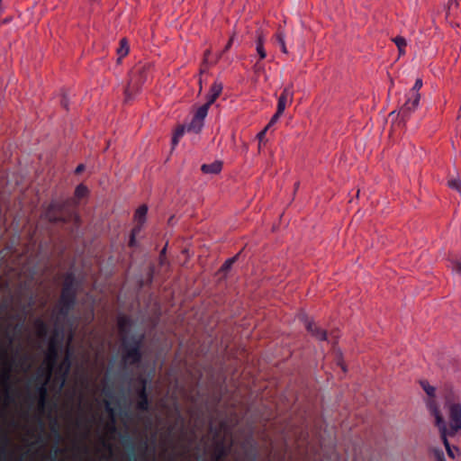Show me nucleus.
Returning <instances> with one entry per match:
<instances>
[{
  "mask_svg": "<svg viewBox=\"0 0 461 461\" xmlns=\"http://www.w3.org/2000/svg\"><path fill=\"white\" fill-rule=\"evenodd\" d=\"M0 441H1L2 445H3L1 447V448H0V451H1L0 461H5L6 455H7L6 446L9 443V438H8V437L5 434H3L0 437Z\"/></svg>",
  "mask_w": 461,
  "mask_h": 461,
  "instance_id": "obj_24",
  "label": "nucleus"
},
{
  "mask_svg": "<svg viewBox=\"0 0 461 461\" xmlns=\"http://www.w3.org/2000/svg\"><path fill=\"white\" fill-rule=\"evenodd\" d=\"M221 428H213L212 426H210V431L213 434L214 438V447H213V453H212V460L213 461H223L224 458L229 455L230 453V447H227L224 439L220 438L221 435Z\"/></svg>",
  "mask_w": 461,
  "mask_h": 461,
  "instance_id": "obj_6",
  "label": "nucleus"
},
{
  "mask_svg": "<svg viewBox=\"0 0 461 461\" xmlns=\"http://www.w3.org/2000/svg\"><path fill=\"white\" fill-rule=\"evenodd\" d=\"M421 386L429 397L434 396L435 388L433 386L429 385L427 382H421Z\"/></svg>",
  "mask_w": 461,
  "mask_h": 461,
  "instance_id": "obj_32",
  "label": "nucleus"
},
{
  "mask_svg": "<svg viewBox=\"0 0 461 461\" xmlns=\"http://www.w3.org/2000/svg\"><path fill=\"white\" fill-rule=\"evenodd\" d=\"M80 282L73 272H68L64 276V281L61 287L59 302H66L77 304V298Z\"/></svg>",
  "mask_w": 461,
  "mask_h": 461,
  "instance_id": "obj_3",
  "label": "nucleus"
},
{
  "mask_svg": "<svg viewBox=\"0 0 461 461\" xmlns=\"http://www.w3.org/2000/svg\"><path fill=\"white\" fill-rule=\"evenodd\" d=\"M203 127V122L193 116L192 121L186 126L187 131H193L198 133Z\"/></svg>",
  "mask_w": 461,
  "mask_h": 461,
  "instance_id": "obj_20",
  "label": "nucleus"
},
{
  "mask_svg": "<svg viewBox=\"0 0 461 461\" xmlns=\"http://www.w3.org/2000/svg\"><path fill=\"white\" fill-rule=\"evenodd\" d=\"M262 69H263V66L260 64L259 61H257V63L255 64V71L258 72Z\"/></svg>",
  "mask_w": 461,
  "mask_h": 461,
  "instance_id": "obj_43",
  "label": "nucleus"
},
{
  "mask_svg": "<svg viewBox=\"0 0 461 461\" xmlns=\"http://www.w3.org/2000/svg\"><path fill=\"white\" fill-rule=\"evenodd\" d=\"M146 66L136 67L131 75L128 86L124 90L125 102H129L140 92L141 85L146 80Z\"/></svg>",
  "mask_w": 461,
  "mask_h": 461,
  "instance_id": "obj_4",
  "label": "nucleus"
},
{
  "mask_svg": "<svg viewBox=\"0 0 461 461\" xmlns=\"http://www.w3.org/2000/svg\"><path fill=\"white\" fill-rule=\"evenodd\" d=\"M448 185L451 188L461 192V182L458 179H452L448 182Z\"/></svg>",
  "mask_w": 461,
  "mask_h": 461,
  "instance_id": "obj_35",
  "label": "nucleus"
},
{
  "mask_svg": "<svg viewBox=\"0 0 461 461\" xmlns=\"http://www.w3.org/2000/svg\"><path fill=\"white\" fill-rule=\"evenodd\" d=\"M283 113H278V110H276V113L273 115V117L271 118L269 123L266 127H267V129H268L273 123H275L279 119V117Z\"/></svg>",
  "mask_w": 461,
  "mask_h": 461,
  "instance_id": "obj_38",
  "label": "nucleus"
},
{
  "mask_svg": "<svg viewBox=\"0 0 461 461\" xmlns=\"http://www.w3.org/2000/svg\"><path fill=\"white\" fill-rule=\"evenodd\" d=\"M68 99H67V97L64 95V96H63V98H62V100H61V105H62L64 108L68 109Z\"/></svg>",
  "mask_w": 461,
  "mask_h": 461,
  "instance_id": "obj_44",
  "label": "nucleus"
},
{
  "mask_svg": "<svg viewBox=\"0 0 461 461\" xmlns=\"http://www.w3.org/2000/svg\"><path fill=\"white\" fill-rule=\"evenodd\" d=\"M239 255H240V253H239V254H237L235 257H233V258H231L227 259V260L224 262V264L221 266V270L222 272H227V271H229V270L231 268V267H232L233 263L237 260V258H238Z\"/></svg>",
  "mask_w": 461,
  "mask_h": 461,
  "instance_id": "obj_31",
  "label": "nucleus"
},
{
  "mask_svg": "<svg viewBox=\"0 0 461 461\" xmlns=\"http://www.w3.org/2000/svg\"><path fill=\"white\" fill-rule=\"evenodd\" d=\"M275 41L279 45L281 51L285 54L288 53L285 45V34L283 29L279 28L275 34Z\"/></svg>",
  "mask_w": 461,
  "mask_h": 461,
  "instance_id": "obj_19",
  "label": "nucleus"
},
{
  "mask_svg": "<svg viewBox=\"0 0 461 461\" xmlns=\"http://www.w3.org/2000/svg\"><path fill=\"white\" fill-rule=\"evenodd\" d=\"M88 193V189L86 185L80 184L78 185L77 187H76V190H75V195L78 198V199H81L83 197H85Z\"/></svg>",
  "mask_w": 461,
  "mask_h": 461,
  "instance_id": "obj_30",
  "label": "nucleus"
},
{
  "mask_svg": "<svg viewBox=\"0 0 461 461\" xmlns=\"http://www.w3.org/2000/svg\"><path fill=\"white\" fill-rule=\"evenodd\" d=\"M63 204L61 203L53 201L43 212V217L52 223L66 222V218L63 216Z\"/></svg>",
  "mask_w": 461,
  "mask_h": 461,
  "instance_id": "obj_9",
  "label": "nucleus"
},
{
  "mask_svg": "<svg viewBox=\"0 0 461 461\" xmlns=\"http://www.w3.org/2000/svg\"><path fill=\"white\" fill-rule=\"evenodd\" d=\"M22 320V322L17 324L15 329L18 330V331H21L23 327V321H24V317L21 318Z\"/></svg>",
  "mask_w": 461,
  "mask_h": 461,
  "instance_id": "obj_45",
  "label": "nucleus"
},
{
  "mask_svg": "<svg viewBox=\"0 0 461 461\" xmlns=\"http://www.w3.org/2000/svg\"><path fill=\"white\" fill-rule=\"evenodd\" d=\"M140 226H137V227L133 228V230L131 231V235L130 240H129V246L130 247H134L135 246V242H136L135 237H136L137 233L140 232Z\"/></svg>",
  "mask_w": 461,
  "mask_h": 461,
  "instance_id": "obj_33",
  "label": "nucleus"
},
{
  "mask_svg": "<svg viewBox=\"0 0 461 461\" xmlns=\"http://www.w3.org/2000/svg\"><path fill=\"white\" fill-rule=\"evenodd\" d=\"M427 406L431 415H433L435 418L436 425L440 431V436L448 456L454 458L455 456L453 449L450 447L447 436H454L459 429H461V403L458 401H455L451 395L446 398L445 408L447 411L449 418L448 429L443 416L438 408L436 402L430 399L427 402Z\"/></svg>",
  "mask_w": 461,
  "mask_h": 461,
  "instance_id": "obj_1",
  "label": "nucleus"
},
{
  "mask_svg": "<svg viewBox=\"0 0 461 461\" xmlns=\"http://www.w3.org/2000/svg\"><path fill=\"white\" fill-rule=\"evenodd\" d=\"M26 360H27V357H24L22 359L21 364H23Z\"/></svg>",
  "mask_w": 461,
  "mask_h": 461,
  "instance_id": "obj_52",
  "label": "nucleus"
},
{
  "mask_svg": "<svg viewBox=\"0 0 461 461\" xmlns=\"http://www.w3.org/2000/svg\"><path fill=\"white\" fill-rule=\"evenodd\" d=\"M166 252V248H164L162 250H161V253H160V257H162Z\"/></svg>",
  "mask_w": 461,
  "mask_h": 461,
  "instance_id": "obj_51",
  "label": "nucleus"
},
{
  "mask_svg": "<svg viewBox=\"0 0 461 461\" xmlns=\"http://www.w3.org/2000/svg\"><path fill=\"white\" fill-rule=\"evenodd\" d=\"M221 168H222V163L218 160H216L211 164H203L201 167V170L203 171V173L213 174V175L220 173Z\"/></svg>",
  "mask_w": 461,
  "mask_h": 461,
  "instance_id": "obj_18",
  "label": "nucleus"
},
{
  "mask_svg": "<svg viewBox=\"0 0 461 461\" xmlns=\"http://www.w3.org/2000/svg\"><path fill=\"white\" fill-rule=\"evenodd\" d=\"M223 86L221 82L215 81L207 95L206 104L212 105L221 94Z\"/></svg>",
  "mask_w": 461,
  "mask_h": 461,
  "instance_id": "obj_15",
  "label": "nucleus"
},
{
  "mask_svg": "<svg viewBox=\"0 0 461 461\" xmlns=\"http://www.w3.org/2000/svg\"><path fill=\"white\" fill-rule=\"evenodd\" d=\"M34 327L37 330V336L40 339H44L48 337L50 329L48 323L44 320L41 318L35 319Z\"/></svg>",
  "mask_w": 461,
  "mask_h": 461,
  "instance_id": "obj_17",
  "label": "nucleus"
},
{
  "mask_svg": "<svg viewBox=\"0 0 461 461\" xmlns=\"http://www.w3.org/2000/svg\"><path fill=\"white\" fill-rule=\"evenodd\" d=\"M117 53L119 55V59L125 57L129 53V44L125 39L121 40Z\"/></svg>",
  "mask_w": 461,
  "mask_h": 461,
  "instance_id": "obj_27",
  "label": "nucleus"
},
{
  "mask_svg": "<svg viewBox=\"0 0 461 461\" xmlns=\"http://www.w3.org/2000/svg\"><path fill=\"white\" fill-rule=\"evenodd\" d=\"M420 99V94H415V92H409L406 95V101L400 109L402 118L408 117L418 107Z\"/></svg>",
  "mask_w": 461,
  "mask_h": 461,
  "instance_id": "obj_11",
  "label": "nucleus"
},
{
  "mask_svg": "<svg viewBox=\"0 0 461 461\" xmlns=\"http://www.w3.org/2000/svg\"><path fill=\"white\" fill-rule=\"evenodd\" d=\"M2 353H3V356L5 357H6V351L5 350H2Z\"/></svg>",
  "mask_w": 461,
  "mask_h": 461,
  "instance_id": "obj_53",
  "label": "nucleus"
},
{
  "mask_svg": "<svg viewBox=\"0 0 461 461\" xmlns=\"http://www.w3.org/2000/svg\"><path fill=\"white\" fill-rule=\"evenodd\" d=\"M210 106L211 105L206 104V103L203 104L202 106H200L196 110V112L194 113V116L203 122L205 117L207 116L208 110H209Z\"/></svg>",
  "mask_w": 461,
  "mask_h": 461,
  "instance_id": "obj_22",
  "label": "nucleus"
},
{
  "mask_svg": "<svg viewBox=\"0 0 461 461\" xmlns=\"http://www.w3.org/2000/svg\"><path fill=\"white\" fill-rule=\"evenodd\" d=\"M117 325L119 332L122 335V357L125 364L135 366L140 363L142 359L141 348L143 345V335L128 336L131 326V319L126 315L118 317Z\"/></svg>",
  "mask_w": 461,
  "mask_h": 461,
  "instance_id": "obj_2",
  "label": "nucleus"
},
{
  "mask_svg": "<svg viewBox=\"0 0 461 461\" xmlns=\"http://www.w3.org/2000/svg\"><path fill=\"white\" fill-rule=\"evenodd\" d=\"M105 411L111 414V424L109 425V429L111 432H116L117 429L115 426V419L113 417V409L111 407V404L109 402H105Z\"/></svg>",
  "mask_w": 461,
  "mask_h": 461,
  "instance_id": "obj_25",
  "label": "nucleus"
},
{
  "mask_svg": "<svg viewBox=\"0 0 461 461\" xmlns=\"http://www.w3.org/2000/svg\"><path fill=\"white\" fill-rule=\"evenodd\" d=\"M256 50L259 56L260 60L264 59L267 57V52L264 49V40L261 35L258 36V38Z\"/></svg>",
  "mask_w": 461,
  "mask_h": 461,
  "instance_id": "obj_26",
  "label": "nucleus"
},
{
  "mask_svg": "<svg viewBox=\"0 0 461 461\" xmlns=\"http://www.w3.org/2000/svg\"><path fill=\"white\" fill-rule=\"evenodd\" d=\"M104 447H107L109 449L111 448V445L109 443H106L105 441H104Z\"/></svg>",
  "mask_w": 461,
  "mask_h": 461,
  "instance_id": "obj_50",
  "label": "nucleus"
},
{
  "mask_svg": "<svg viewBox=\"0 0 461 461\" xmlns=\"http://www.w3.org/2000/svg\"><path fill=\"white\" fill-rule=\"evenodd\" d=\"M301 319L303 321L306 330L312 334V336L320 341L328 340V335L325 330L320 329L314 322L309 321L304 315H302Z\"/></svg>",
  "mask_w": 461,
  "mask_h": 461,
  "instance_id": "obj_12",
  "label": "nucleus"
},
{
  "mask_svg": "<svg viewBox=\"0 0 461 461\" xmlns=\"http://www.w3.org/2000/svg\"><path fill=\"white\" fill-rule=\"evenodd\" d=\"M421 86H422V80L417 79L414 83V86L410 90V92H415V94H419V90L421 88Z\"/></svg>",
  "mask_w": 461,
  "mask_h": 461,
  "instance_id": "obj_36",
  "label": "nucleus"
},
{
  "mask_svg": "<svg viewBox=\"0 0 461 461\" xmlns=\"http://www.w3.org/2000/svg\"><path fill=\"white\" fill-rule=\"evenodd\" d=\"M51 375L50 370H47L45 374V380L41 381V375H37L35 380L37 382H41L37 386L35 387V393L37 395L38 399V405L41 410H43L48 402V387L47 383L50 380Z\"/></svg>",
  "mask_w": 461,
  "mask_h": 461,
  "instance_id": "obj_10",
  "label": "nucleus"
},
{
  "mask_svg": "<svg viewBox=\"0 0 461 461\" xmlns=\"http://www.w3.org/2000/svg\"><path fill=\"white\" fill-rule=\"evenodd\" d=\"M34 303V299L31 296L28 303V307L31 308Z\"/></svg>",
  "mask_w": 461,
  "mask_h": 461,
  "instance_id": "obj_48",
  "label": "nucleus"
},
{
  "mask_svg": "<svg viewBox=\"0 0 461 461\" xmlns=\"http://www.w3.org/2000/svg\"><path fill=\"white\" fill-rule=\"evenodd\" d=\"M267 127H266L264 130H262L258 134V141H259V146L261 145V143H263L265 141V138H266V134H267Z\"/></svg>",
  "mask_w": 461,
  "mask_h": 461,
  "instance_id": "obj_37",
  "label": "nucleus"
},
{
  "mask_svg": "<svg viewBox=\"0 0 461 461\" xmlns=\"http://www.w3.org/2000/svg\"><path fill=\"white\" fill-rule=\"evenodd\" d=\"M393 41L397 46L400 54H403L404 53V49H405V47L407 45L406 40L403 37H402V36H397V37L393 39Z\"/></svg>",
  "mask_w": 461,
  "mask_h": 461,
  "instance_id": "obj_29",
  "label": "nucleus"
},
{
  "mask_svg": "<svg viewBox=\"0 0 461 461\" xmlns=\"http://www.w3.org/2000/svg\"><path fill=\"white\" fill-rule=\"evenodd\" d=\"M254 449H257L256 446H252L249 449H248V450L245 452V458H244V460H250V458H251V452H252Z\"/></svg>",
  "mask_w": 461,
  "mask_h": 461,
  "instance_id": "obj_39",
  "label": "nucleus"
},
{
  "mask_svg": "<svg viewBox=\"0 0 461 461\" xmlns=\"http://www.w3.org/2000/svg\"><path fill=\"white\" fill-rule=\"evenodd\" d=\"M186 130V127L185 126H179L174 135H173V138H172V145L173 147H175L176 145H177L179 140L183 137L185 131Z\"/></svg>",
  "mask_w": 461,
  "mask_h": 461,
  "instance_id": "obj_28",
  "label": "nucleus"
},
{
  "mask_svg": "<svg viewBox=\"0 0 461 461\" xmlns=\"http://www.w3.org/2000/svg\"><path fill=\"white\" fill-rule=\"evenodd\" d=\"M139 386L136 389L137 404L136 407L140 411L146 412L150 409L149 393L147 390L148 380L145 377L138 378Z\"/></svg>",
  "mask_w": 461,
  "mask_h": 461,
  "instance_id": "obj_8",
  "label": "nucleus"
},
{
  "mask_svg": "<svg viewBox=\"0 0 461 461\" xmlns=\"http://www.w3.org/2000/svg\"><path fill=\"white\" fill-rule=\"evenodd\" d=\"M53 461H60V460H58V459L54 458Z\"/></svg>",
  "mask_w": 461,
  "mask_h": 461,
  "instance_id": "obj_55",
  "label": "nucleus"
},
{
  "mask_svg": "<svg viewBox=\"0 0 461 461\" xmlns=\"http://www.w3.org/2000/svg\"><path fill=\"white\" fill-rule=\"evenodd\" d=\"M29 398H30L31 400H33V399H34V397H33L32 395H31V394L29 395Z\"/></svg>",
  "mask_w": 461,
  "mask_h": 461,
  "instance_id": "obj_54",
  "label": "nucleus"
},
{
  "mask_svg": "<svg viewBox=\"0 0 461 461\" xmlns=\"http://www.w3.org/2000/svg\"><path fill=\"white\" fill-rule=\"evenodd\" d=\"M293 95H294L293 85H289V86H285L278 98V102H277L278 113H284L286 105L292 102Z\"/></svg>",
  "mask_w": 461,
  "mask_h": 461,
  "instance_id": "obj_13",
  "label": "nucleus"
},
{
  "mask_svg": "<svg viewBox=\"0 0 461 461\" xmlns=\"http://www.w3.org/2000/svg\"><path fill=\"white\" fill-rule=\"evenodd\" d=\"M141 447H142V449H143V450H146V449H147V447H148V444H147V442H146V441H145V442H143Z\"/></svg>",
  "mask_w": 461,
  "mask_h": 461,
  "instance_id": "obj_49",
  "label": "nucleus"
},
{
  "mask_svg": "<svg viewBox=\"0 0 461 461\" xmlns=\"http://www.w3.org/2000/svg\"><path fill=\"white\" fill-rule=\"evenodd\" d=\"M451 266H452V270L455 273L461 275V259H456V260L453 261L451 263Z\"/></svg>",
  "mask_w": 461,
  "mask_h": 461,
  "instance_id": "obj_34",
  "label": "nucleus"
},
{
  "mask_svg": "<svg viewBox=\"0 0 461 461\" xmlns=\"http://www.w3.org/2000/svg\"><path fill=\"white\" fill-rule=\"evenodd\" d=\"M76 305L77 304H73L70 303L59 302L57 321H59V319L67 318L70 314V312L75 309Z\"/></svg>",
  "mask_w": 461,
  "mask_h": 461,
  "instance_id": "obj_16",
  "label": "nucleus"
},
{
  "mask_svg": "<svg viewBox=\"0 0 461 461\" xmlns=\"http://www.w3.org/2000/svg\"><path fill=\"white\" fill-rule=\"evenodd\" d=\"M94 320V311L91 310L86 315V323H90Z\"/></svg>",
  "mask_w": 461,
  "mask_h": 461,
  "instance_id": "obj_40",
  "label": "nucleus"
},
{
  "mask_svg": "<svg viewBox=\"0 0 461 461\" xmlns=\"http://www.w3.org/2000/svg\"><path fill=\"white\" fill-rule=\"evenodd\" d=\"M244 461H258V450L254 449L251 452V458H250V460H244Z\"/></svg>",
  "mask_w": 461,
  "mask_h": 461,
  "instance_id": "obj_41",
  "label": "nucleus"
},
{
  "mask_svg": "<svg viewBox=\"0 0 461 461\" xmlns=\"http://www.w3.org/2000/svg\"><path fill=\"white\" fill-rule=\"evenodd\" d=\"M232 44V38L228 41L227 45L225 46L224 51L228 50Z\"/></svg>",
  "mask_w": 461,
  "mask_h": 461,
  "instance_id": "obj_47",
  "label": "nucleus"
},
{
  "mask_svg": "<svg viewBox=\"0 0 461 461\" xmlns=\"http://www.w3.org/2000/svg\"><path fill=\"white\" fill-rule=\"evenodd\" d=\"M70 368H71V359H70V355L68 352L67 356L65 357V358L63 359L62 363L59 366L60 370L64 369L63 381L65 380L66 376L68 375Z\"/></svg>",
  "mask_w": 461,
  "mask_h": 461,
  "instance_id": "obj_23",
  "label": "nucleus"
},
{
  "mask_svg": "<svg viewBox=\"0 0 461 461\" xmlns=\"http://www.w3.org/2000/svg\"><path fill=\"white\" fill-rule=\"evenodd\" d=\"M85 169V166L83 164H79L77 167H76V170H75V173L76 174H80L81 172H83Z\"/></svg>",
  "mask_w": 461,
  "mask_h": 461,
  "instance_id": "obj_42",
  "label": "nucleus"
},
{
  "mask_svg": "<svg viewBox=\"0 0 461 461\" xmlns=\"http://www.w3.org/2000/svg\"><path fill=\"white\" fill-rule=\"evenodd\" d=\"M104 393L108 396V397H112V389L111 388H104Z\"/></svg>",
  "mask_w": 461,
  "mask_h": 461,
  "instance_id": "obj_46",
  "label": "nucleus"
},
{
  "mask_svg": "<svg viewBox=\"0 0 461 461\" xmlns=\"http://www.w3.org/2000/svg\"><path fill=\"white\" fill-rule=\"evenodd\" d=\"M120 440L122 446L128 451L129 461H138L136 456V446L133 438L129 433H124L120 436Z\"/></svg>",
  "mask_w": 461,
  "mask_h": 461,
  "instance_id": "obj_14",
  "label": "nucleus"
},
{
  "mask_svg": "<svg viewBox=\"0 0 461 461\" xmlns=\"http://www.w3.org/2000/svg\"><path fill=\"white\" fill-rule=\"evenodd\" d=\"M147 212H148V207L144 204L140 205L135 212V220L140 224H142L146 219Z\"/></svg>",
  "mask_w": 461,
  "mask_h": 461,
  "instance_id": "obj_21",
  "label": "nucleus"
},
{
  "mask_svg": "<svg viewBox=\"0 0 461 461\" xmlns=\"http://www.w3.org/2000/svg\"><path fill=\"white\" fill-rule=\"evenodd\" d=\"M14 362V359L12 360V362L6 361V367L1 374V382L5 386V399L8 402H13L16 395V389L14 388L12 383V365Z\"/></svg>",
  "mask_w": 461,
  "mask_h": 461,
  "instance_id": "obj_7",
  "label": "nucleus"
},
{
  "mask_svg": "<svg viewBox=\"0 0 461 461\" xmlns=\"http://www.w3.org/2000/svg\"><path fill=\"white\" fill-rule=\"evenodd\" d=\"M62 339L63 330L61 328H55L51 337L50 338L48 352L46 354V362L49 365L48 370H50V372L59 359Z\"/></svg>",
  "mask_w": 461,
  "mask_h": 461,
  "instance_id": "obj_5",
  "label": "nucleus"
}]
</instances>
